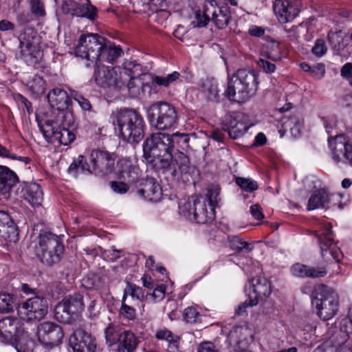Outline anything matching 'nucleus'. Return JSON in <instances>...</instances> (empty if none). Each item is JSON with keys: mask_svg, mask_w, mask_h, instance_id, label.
<instances>
[{"mask_svg": "<svg viewBox=\"0 0 352 352\" xmlns=\"http://www.w3.org/2000/svg\"><path fill=\"white\" fill-rule=\"evenodd\" d=\"M143 74L142 67L136 61L126 60L122 67L98 65L95 71L96 82L100 87L130 91L138 85L135 81Z\"/></svg>", "mask_w": 352, "mask_h": 352, "instance_id": "1", "label": "nucleus"}, {"mask_svg": "<svg viewBox=\"0 0 352 352\" xmlns=\"http://www.w3.org/2000/svg\"><path fill=\"white\" fill-rule=\"evenodd\" d=\"M111 119L124 140L138 143L143 139L145 124L143 117L137 111L122 109L112 113Z\"/></svg>", "mask_w": 352, "mask_h": 352, "instance_id": "2", "label": "nucleus"}, {"mask_svg": "<svg viewBox=\"0 0 352 352\" xmlns=\"http://www.w3.org/2000/svg\"><path fill=\"white\" fill-rule=\"evenodd\" d=\"M144 156L161 168L172 164L173 144L170 134L157 132L148 138L143 146Z\"/></svg>", "mask_w": 352, "mask_h": 352, "instance_id": "3", "label": "nucleus"}, {"mask_svg": "<svg viewBox=\"0 0 352 352\" xmlns=\"http://www.w3.org/2000/svg\"><path fill=\"white\" fill-rule=\"evenodd\" d=\"M257 75L252 71L239 69L230 77L224 94L232 101L243 102L258 89Z\"/></svg>", "mask_w": 352, "mask_h": 352, "instance_id": "4", "label": "nucleus"}, {"mask_svg": "<svg viewBox=\"0 0 352 352\" xmlns=\"http://www.w3.org/2000/svg\"><path fill=\"white\" fill-rule=\"evenodd\" d=\"M181 217L197 223H206L214 218L213 208L208 209L205 197L192 195L181 199L178 203Z\"/></svg>", "mask_w": 352, "mask_h": 352, "instance_id": "5", "label": "nucleus"}, {"mask_svg": "<svg viewBox=\"0 0 352 352\" xmlns=\"http://www.w3.org/2000/svg\"><path fill=\"white\" fill-rule=\"evenodd\" d=\"M316 296L313 304L317 315L323 320H328L335 316L339 308V296L331 287L320 285L316 289Z\"/></svg>", "mask_w": 352, "mask_h": 352, "instance_id": "6", "label": "nucleus"}, {"mask_svg": "<svg viewBox=\"0 0 352 352\" xmlns=\"http://www.w3.org/2000/svg\"><path fill=\"white\" fill-rule=\"evenodd\" d=\"M63 251L64 247L56 235L51 233L40 234L35 253L43 263L52 265L58 263Z\"/></svg>", "mask_w": 352, "mask_h": 352, "instance_id": "7", "label": "nucleus"}, {"mask_svg": "<svg viewBox=\"0 0 352 352\" xmlns=\"http://www.w3.org/2000/svg\"><path fill=\"white\" fill-rule=\"evenodd\" d=\"M21 58L28 65H34L43 56L40 38L32 28H26L19 36Z\"/></svg>", "mask_w": 352, "mask_h": 352, "instance_id": "8", "label": "nucleus"}, {"mask_svg": "<svg viewBox=\"0 0 352 352\" xmlns=\"http://www.w3.org/2000/svg\"><path fill=\"white\" fill-rule=\"evenodd\" d=\"M38 125L46 141L51 144L59 143L69 145L76 139L75 133L67 128L60 129L58 123L52 120H39L37 118Z\"/></svg>", "mask_w": 352, "mask_h": 352, "instance_id": "9", "label": "nucleus"}, {"mask_svg": "<svg viewBox=\"0 0 352 352\" xmlns=\"http://www.w3.org/2000/svg\"><path fill=\"white\" fill-rule=\"evenodd\" d=\"M103 41L104 38L96 34L81 35L74 50V54L76 56L87 59L98 66Z\"/></svg>", "mask_w": 352, "mask_h": 352, "instance_id": "10", "label": "nucleus"}, {"mask_svg": "<svg viewBox=\"0 0 352 352\" xmlns=\"http://www.w3.org/2000/svg\"><path fill=\"white\" fill-rule=\"evenodd\" d=\"M322 228L321 233H318V241L320 246L321 255L327 262L337 263L342 258V254L340 248L333 243L331 225L323 220L320 223Z\"/></svg>", "mask_w": 352, "mask_h": 352, "instance_id": "11", "label": "nucleus"}, {"mask_svg": "<svg viewBox=\"0 0 352 352\" xmlns=\"http://www.w3.org/2000/svg\"><path fill=\"white\" fill-rule=\"evenodd\" d=\"M46 299L35 296L21 303L17 309L19 316L23 320H40L47 314Z\"/></svg>", "mask_w": 352, "mask_h": 352, "instance_id": "12", "label": "nucleus"}, {"mask_svg": "<svg viewBox=\"0 0 352 352\" xmlns=\"http://www.w3.org/2000/svg\"><path fill=\"white\" fill-rule=\"evenodd\" d=\"M84 307L82 295L79 293L68 295L56 305L55 316L57 320L66 322L72 316L80 314Z\"/></svg>", "mask_w": 352, "mask_h": 352, "instance_id": "13", "label": "nucleus"}, {"mask_svg": "<svg viewBox=\"0 0 352 352\" xmlns=\"http://www.w3.org/2000/svg\"><path fill=\"white\" fill-rule=\"evenodd\" d=\"M36 336L42 345L52 349L61 343L64 333L62 327L58 324L45 321L37 325Z\"/></svg>", "mask_w": 352, "mask_h": 352, "instance_id": "14", "label": "nucleus"}, {"mask_svg": "<svg viewBox=\"0 0 352 352\" xmlns=\"http://www.w3.org/2000/svg\"><path fill=\"white\" fill-rule=\"evenodd\" d=\"M153 124L158 130H167L177 122V113L174 107L167 102H159L151 107Z\"/></svg>", "mask_w": 352, "mask_h": 352, "instance_id": "15", "label": "nucleus"}, {"mask_svg": "<svg viewBox=\"0 0 352 352\" xmlns=\"http://www.w3.org/2000/svg\"><path fill=\"white\" fill-rule=\"evenodd\" d=\"M332 159L336 163L352 164V144L349 137L344 134L328 138Z\"/></svg>", "mask_w": 352, "mask_h": 352, "instance_id": "16", "label": "nucleus"}, {"mask_svg": "<svg viewBox=\"0 0 352 352\" xmlns=\"http://www.w3.org/2000/svg\"><path fill=\"white\" fill-rule=\"evenodd\" d=\"M252 126L246 114L235 111L225 118L223 129L228 132L230 137L237 139L241 137Z\"/></svg>", "mask_w": 352, "mask_h": 352, "instance_id": "17", "label": "nucleus"}, {"mask_svg": "<svg viewBox=\"0 0 352 352\" xmlns=\"http://www.w3.org/2000/svg\"><path fill=\"white\" fill-rule=\"evenodd\" d=\"M300 0H275L273 10L281 23L292 21L300 11Z\"/></svg>", "mask_w": 352, "mask_h": 352, "instance_id": "18", "label": "nucleus"}, {"mask_svg": "<svg viewBox=\"0 0 352 352\" xmlns=\"http://www.w3.org/2000/svg\"><path fill=\"white\" fill-rule=\"evenodd\" d=\"M69 344L74 352H95L96 349L95 338L81 329L74 331L69 338Z\"/></svg>", "mask_w": 352, "mask_h": 352, "instance_id": "19", "label": "nucleus"}, {"mask_svg": "<svg viewBox=\"0 0 352 352\" xmlns=\"http://www.w3.org/2000/svg\"><path fill=\"white\" fill-rule=\"evenodd\" d=\"M339 195H330L324 189L315 190L311 195L308 203L307 210H313L318 208H329L336 206V201H339Z\"/></svg>", "mask_w": 352, "mask_h": 352, "instance_id": "20", "label": "nucleus"}, {"mask_svg": "<svg viewBox=\"0 0 352 352\" xmlns=\"http://www.w3.org/2000/svg\"><path fill=\"white\" fill-rule=\"evenodd\" d=\"M331 325L328 330V334L331 342L335 346L344 344L349 339L352 338V320L349 318H344L339 321V328Z\"/></svg>", "mask_w": 352, "mask_h": 352, "instance_id": "21", "label": "nucleus"}, {"mask_svg": "<svg viewBox=\"0 0 352 352\" xmlns=\"http://www.w3.org/2000/svg\"><path fill=\"white\" fill-rule=\"evenodd\" d=\"M116 158L105 151L93 150L89 156L90 168L92 171L99 170L107 173L114 166Z\"/></svg>", "mask_w": 352, "mask_h": 352, "instance_id": "22", "label": "nucleus"}, {"mask_svg": "<svg viewBox=\"0 0 352 352\" xmlns=\"http://www.w3.org/2000/svg\"><path fill=\"white\" fill-rule=\"evenodd\" d=\"M0 238L6 243H16L19 240V230L10 214L0 210Z\"/></svg>", "mask_w": 352, "mask_h": 352, "instance_id": "23", "label": "nucleus"}, {"mask_svg": "<svg viewBox=\"0 0 352 352\" xmlns=\"http://www.w3.org/2000/svg\"><path fill=\"white\" fill-rule=\"evenodd\" d=\"M206 12L210 14V21L219 29L226 28L231 19L230 8L227 6H220L215 0H210Z\"/></svg>", "mask_w": 352, "mask_h": 352, "instance_id": "24", "label": "nucleus"}, {"mask_svg": "<svg viewBox=\"0 0 352 352\" xmlns=\"http://www.w3.org/2000/svg\"><path fill=\"white\" fill-rule=\"evenodd\" d=\"M137 192L140 197L149 201H158L162 196V188L153 178L142 180Z\"/></svg>", "mask_w": 352, "mask_h": 352, "instance_id": "25", "label": "nucleus"}, {"mask_svg": "<svg viewBox=\"0 0 352 352\" xmlns=\"http://www.w3.org/2000/svg\"><path fill=\"white\" fill-rule=\"evenodd\" d=\"M252 292L250 296V305H257L260 300L268 297L272 292L271 283L263 276L254 278L252 280Z\"/></svg>", "mask_w": 352, "mask_h": 352, "instance_id": "26", "label": "nucleus"}, {"mask_svg": "<svg viewBox=\"0 0 352 352\" xmlns=\"http://www.w3.org/2000/svg\"><path fill=\"white\" fill-rule=\"evenodd\" d=\"M19 182L15 172L5 166H0V196L8 198L12 188Z\"/></svg>", "mask_w": 352, "mask_h": 352, "instance_id": "27", "label": "nucleus"}, {"mask_svg": "<svg viewBox=\"0 0 352 352\" xmlns=\"http://www.w3.org/2000/svg\"><path fill=\"white\" fill-rule=\"evenodd\" d=\"M47 100L52 108L58 111H64L68 109L71 98L67 92L60 88H54L47 94Z\"/></svg>", "mask_w": 352, "mask_h": 352, "instance_id": "28", "label": "nucleus"}, {"mask_svg": "<svg viewBox=\"0 0 352 352\" xmlns=\"http://www.w3.org/2000/svg\"><path fill=\"white\" fill-rule=\"evenodd\" d=\"M23 329L19 327V322L16 318L7 317L0 320V335L6 340H12Z\"/></svg>", "mask_w": 352, "mask_h": 352, "instance_id": "29", "label": "nucleus"}, {"mask_svg": "<svg viewBox=\"0 0 352 352\" xmlns=\"http://www.w3.org/2000/svg\"><path fill=\"white\" fill-rule=\"evenodd\" d=\"M120 167L119 178L130 184L136 181L139 177V168L133 164L132 162L122 159L118 162Z\"/></svg>", "mask_w": 352, "mask_h": 352, "instance_id": "30", "label": "nucleus"}, {"mask_svg": "<svg viewBox=\"0 0 352 352\" xmlns=\"http://www.w3.org/2000/svg\"><path fill=\"white\" fill-rule=\"evenodd\" d=\"M210 4V0H206L201 7L193 10L191 16L190 25L193 28L206 27L210 21V14L206 12L208 5Z\"/></svg>", "mask_w": 352, "mask_h": 352, "instance_id": "31", "label": "nucleus"}, {"mask_svg": "<svg viewBox=\"0 0 352 352\" xmlns=\"http://www.w3.org/2000/svg\"><path fill=\"white\" fill-rule=\"evenodd\" d=\"M327 37L331 47L337 54H340L349 45V39L341 30L330 31Z\"/></svg>", "mask_w": 352, "mask_h": 352, "instance_id": "32", "label": "nucleus"}, {"mask_svg": "<svg viewBox=\"0 0 352 352\" xmlns=\"http://www.w3.org/2000/svg\"><path fill=\"white\" fill-rule=\"evenodd\" d=\"M23 197L32 206H41L43 199L41 187L36 183L28 184L24 189Z\"/></svg>", "mask_w": 352, "mask_h": 352, "instance_id": "33", "label": "nucleus"}, {"mask_svg": "<svg viewBox=\"0 0 352 352\" xmlns=\"http://www.w3.org/2000/svg\"><path fill=\"white\" fill-rule=\"evenodd\" d=\"M139 341L135 334L131 331H124L120 335L118 351L135 352Z\"/></svg>", "mask_w": 352, "mask_h": 352, "instance_id": "34", "label": "nucleus"}, {"mask_svg": "<svg viewBox=\"0 0 352 352\" xmlns=\"http://www.w3.org/2000/svg\"><path fill=\"white\" fill-rule=\"evenodd\" d=\"M13 344L17 352H32L35 343L28 332L23 329L21 333L16 334Z\"/></svg>", "mask_w": 352, "mask_h": 352, "instance_id": "35", "label": "nucleus"}, {"mask_svg": "<svg viewBox=\"0 0 352 352\" xmlns=\"http://www.w3.org/2000/svg\"><path fill=\"white\" fill-rule=\"evenodd\" d=\"M122 52L121 48L116 47V45H105L103 41L102 43V49L100 52L98 63H113L121 55Z\"/></svg>", "mask_w": 352, "mask_h": 352, "instance_id": "36", "label": "nucleus"}, {"mask_svg": "<svg viewBox=\"0 0 352 352\" xmlns=\"http://www.w3.org/2000/svg\"><path fill=\"white\" fill-rule=\"evenodd\" d=\"M201 91L209 100L217 101L219 97V89L217 80L213 78H207L201 84Z\"/></svg>", "mask_w": 352, "mask_h": 352, "instance_id": "37", "label": "nucleus"}, {"mask_svg": "<svg viewBox=\"0 0 352 352\" xmlns=\"http://www.w3.org/2000/svg\"><path fill=\"white\" fill-rule=\"evenodd\" d=\"M172 154V164L168 168H172L175 172L177 171L176 167L181 173H187L190 168V161L188 157L181 151H177Z\"/></svg>", "mask_w": 352, "mask_h": 352, "instance_id": "38", "label": "nucleus"}, {"mask_svg": "<svg viewBox=\"0 0 352 352\" xmlns=\"http://www.w3.org/2000/svg\"><path fill=\"white\" fill-rule=\"evenodd\" d=\"M303 125L301 118L293 116L283 120V126L285 131H289L291 134L296 138L300 134Z\"/></svg>", "mask_w": 352, "mask_h": 352, "instance_id": "39", "label": "nucleus"}, {"mask_svg": "<svg viewBox=\"0 0 352 352\" xmlns=\"http://www.w3.org/2000/svg\"><path fill=\"white\" fill-rule=\"evenodd\" d=\"M27 87L31 95L37 98L42 96L46 89V83L43 78L34 76L27 83Z\"/></svg>", "mask_w": 352, "mask_h": 352, "instance_id": "40", "label": "nucleus"}, {"mask_svg": "<svg viewBox=\"0 0 352 352\" xmlns=\"http://www.w3.org/2000/svg\"><path fill=\"white\" fill-rule=\"evenodd\" d=\"M180 76V74L176 71L166 76H154L152 78V84L160 87H168L179 80Z\"/></svg>", "mask_w": 352, "mask_h": 352, "instance_id": "41", "label": "nucleus"}, {"mask_svg": "<svg viewBox=\"0 0 352 352\" xmlns=\"http://www.w3.org/2000/svg\"><path fill=\"white\" fill-rule=\"evenodd\" d=\"M119 327L110 323L104 330V336L106 342L109 346H112L120 340V335Z\"/></svg>", "mask_w": 352, "mask_h": 352, "instance_id": "42", "label": "nucleus"}, {"mask_svg": "<svg viewBox=\"0 0 352 352\" xmlns=\"http://www.w3.org/2000/svg\"><path fill=\"white\" fill-rule=\"evenodd\" d=\"M167 4V0H150L148 3L150 10L157 13L156 16H161L164 19H167L170 15L166 10Z\"/></svg>", "mask_w": 352, "mask_h": 352, "instance_id": "43", "label": "nucleus"}, {"mask_svg": "<svg viewBox=\"0 0 352 352\" xmlns=\"http://www.w3.org/2000/svg\"><path fill=\"white\" fill-rule=\"evenodd\" d=\"M170 136L171 144H173V151H174L175 147H177V151H179V148L184 149L188 147L190 140L188 134L177 132L171 134Z\"/></svg>", "mask_w": 352, "mask_h": 352, "instance_id": "44", "label": "nucleus"}, {"mask_svg": "<svg viewBox=\"0 0 352 352\" xmlns=\"http://www.w3.org/2000/svg\"><path fill=\"white\" fill-rule=\"evenodd\" d=\"M128 296H131L132 298L141 301L144 298V293L140 287L133 283H127L122 298L126 299Z\"/></svg>", "mask_w": 352, "mask_h": 352, "instance_id": "45", "label": "nucleus"}, {"mask_svg": "<svg viewBox=\"0 0 352 352\" xmlns=\"http://www.w3.org/2000/svg\"><path fill=\"white\" fill-rule=\"evenodd\" d=\"M68 170L71 173L79 171L91 173L90 166L86 164L85 157L82 155H79L77 160L74 161L70 164Z\"/></svg>", "mask_w": 352, "mask_h": 352, "instance_id": "46", "label": "nucleus"}, {"mask_svg": "<svg viewBox=\"0 0 352 352\" xmlns=\"http://www.w3.org/2000/svg\"><path fill=\"white\" fill-rule=\"evenodd\" d=\"M184 320L188 323H195L201 320V314L194 306L188 307L183 312Z\"/></svg>", "mask_w": 352, "mask_h": 352, "instance_id": "47", "label": "nucleus"}, {"mask_svg": "<svg viewBox=\"0 0 352 352\" xmlns=\"http://www.w3.org/2000/svg\"><path fill=\"white\" fill-rule=\"evenodd\" d=\"M232 248L237 252L245 250L246 252L252 251L253 247L250 243L243 241L238 236H233L230 241Z\"/></svg>", "mask_w": 352, "mask_h": 352, "instance_id": "48", "label": "nucleus"}, {"mask_svg": "<svg viewBox=\"0 0 352 352\" xmlns=\"http://www.w3.org/2000/svg\"><path fill=\"white\" fill-rule=\"evenodd\" d=\"M236 183L243 190L246 192H252L258 188L257 183L250 178L237 177Z\"/></svg>", "mask_w": 352, "mask_h": 352, "instance_id": "49", "label": "nucleus"}, {"mask_svg": "<svg viewBox=\"0 0 352 352\" xmlns=\"http://www.w3.org/2000/svg\"><path fill=\"white\" fill-rule=\"evenodd\" d=\"M126 300L125 298H122V305L119 311L120 315L124 318L133 320L135 318V309L132 306L127 305Z\"/></svg>", "mask_w": 352, "mask_h": 352, "instance_id": "50", "label": "nucleus"}, {"mask_svg": "<svg viewBox=\"0 0 352 352\" xmlns=\"http://www.w3.org/2000/svg\"><path fill=\"white\" fill-rule=\"evenodd\" d=\"M166 292V287L164 285L161 284L155 287L152 294L147 295V298L148 300L153 302H157L165 297V294Z\"/></svg>", "mask_w": 352, "mask_h": 352, "instance_id": "51", "label": "nucleus"}, {"mask_svg": "<svg viewBox=\"0 0 352 352\" xmlns=\"http://www.w3.org/2000/svg\"><path fill=\"white\" fill-rule=\"evenodd\" d=\"M12 309V297L8 294H0V312H8Z\"/></svg>", "mask_w": 352, "mask_h": 352, "instance_id": "52", "label": "nucleus"}, {"mask_svg": "<svg viewBox=\"0 0 352 352\" xmlns=\"http://www.w3.org/2000/svg\"><path fill=\"white\" fill-rule=\"evenodd\" d=\"M308 265L296 263L291 267V272L294 276L298 277H308Z\"/></svg>", "mask_w": 352, "mask_h": 352, "instance_id": "53", "label": "nucleus"}, {"mask_svg": "<svg viewBox=\"0 0 352 352\" xmlns=\"http://www.w3.org/2000/svg\"><path fill=\"white\" fill-rule=\"evenodd\" d=\"M219 193V189L217 187L209 188L208 189L207 197L206 200V206L209 205V209L211 208H213V211L214 212V203L217 202V197Z\"/></svg>", "mask_w": 352, "mask_h": 352, "instance_id": "54", "label": "nucleus"}, {"mask_svg": "<svg viewBox=\"0 0 352 352\" xmlns=\"http://www.w3.org/2000/svg\"><path fill=\"white\" fill-rule=\"evenodd\" d=\"M327 50V48L325 42L322 39L316 40L311 50L312 53L318 57L322 56L326 53Z\"/></svg>", "mask_w": 352, "mask_h": 352, "instance_id": "55", "label": "nucleus"}, {"mask_svg": "<svg viewBox=\"0 0 352 352\" xmlns=\"http://www.w3.org/2000/svg\"><path fill=\"white\" fill-rule=\"evenodd\" d=\"M31 10L32 13L36 16H44L45 15L44 5L41 0H32Z\"/></svg>", "mask_w": 352, "mask_h": 352, "instance_id": "56", "label": "nucleus"}, {"mask_svg": "<svg viewBox=\"0 0 352 352\" xmlns=\"http://www.w3.org/2000/svg\"><path fill=\"white\" fill-rule=\"evenodd\" d=\"M327 275V270L323 267H308V277L321 278Z\"/></svg>", "mask_w": 352, "mask_h": 352, "instance_id": "57", "label": "nucleus"}, {"mask_svg": "<svg viewBox=\"0 0 352 352\" xmlns=\"http://www.w3.org/2000/svg\"><path fill=\"white\" fill-rule=\"evenodd\" d=\"M111 187L115 192L119 194H124L129 189L127 182H112L111 183Z\"/></svg>", "mask_w": 352, "mask_h": 352, "instance_id": "58", "label": "nucleus"}, {"mask_svg": "<svg viewBox=\"0 0 352 352\" xmlns=\"http://www.w3.org/2000/svg\"><path fill=\"white\" fill-rule=\"evenodd\" d=\"M311 75L313 78L316 79L322 78L325 74V67L322 63H318L314 65L311 71Z\"/></svg>", "mask_w": 352, "mask_h": 352, "instance_id": "59", "label": "nucleus"}, {"mask_svg": "<svg viewBox=\"0 0 352 352\" xmlns=\"http://www.w3.org/2000/svg\"><path fill=\"white\" fill-rule=\"evenodd\" d=\"M175 336L172 332L167 329H161L156 331L155 337L158 340H164L167 342L173 340V337Z\"/></svg>", "mask_w": 352, "mask_h": 352, "instance_id": "60", "label": "nucleus"}, {"mask_svg": "<svg viewBox=\"0 0 352 352\" xmlns=\"http://www.w3.org/2000/svg\"><path fill=\"white\" fill-rule=\"evenodd\" d=\"M81 15L90 19L96 17V12L95 8L90 5H84L81 8Z\"/></svg>", "mask_w": 352, "mask_h": 352, "instance_id": "61", "label": "nucleus"}, {"mask_svg": "<svg viewBox=\"0 0 352 352\" xmlns=\"http://www.w3.org/2000/svg\"><path fill=\"white\" fill-rule=\"evenodd\" d=\"M197 352H219V350L212 342H204L199 344Z\"/></svg>", "mask_w": 352, "mask_h": 352, "instance_id": "62", "label": "nucleus"}, {"mask_svg": "<svg viewBox=\"0 0 352 352\" xmlns=\"http://www.w3.org/2000/svg\"><path fill=\"white\" fill-rule=\"evenodd\" d=\"M250 212L252 216L256 220H262L264 219V214L263 209L258 204H254L250 206Z\"/></svg>", "mask_w": 352, "mask_h": 352, "instance_id": "63", "label": "nucleus"}, {"mask_svg": "<svg viewBox=\"0 0 352 352\" xmlns=\"http://www.w3.org/2000/svg\"><path fill=\"white\" fill-rule=\"evenodd\" d=\"M258 65L259 67H262L263 71L266 73H272L276 69V66L274 64L269 62L267 60H265L263 58H261L258 60Z\"/></svg>", "mask_w": 352, "mask_h": 352, "instance_id": "64", "label": "nucleus"}]
</instances>
